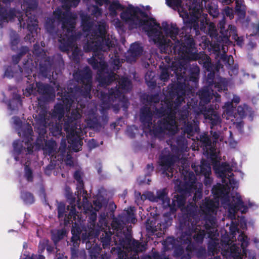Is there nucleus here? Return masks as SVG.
Returning <instances> with one entry per match:
<instances>
[{
  "label": "nucleus",
  "instance_id": "obj_1",
  "mask_svg": "<svg viewBox=\"0 0 259 259\" xmlns=\"http://www.w3.org/2000/svg\"><path fill=\"white\" fill-rule=\"evenodd\" d=\"M213 168L218 176L222 178V184H218L212 188L214 200L206 199L200 206L201 211L206 215H211L215 213L220 198L224 207L228 209L230 217H234L237 210L242 213L246 212L247 207L244 204L238 193L236 192L231 193V198H230L231 188L233 189L237 188L238 183L232 176L229 166L226 163L220 166L215 163Z\"/></svg>",
  "mask_w": 259,
  "mask_h": 259
},
{
  "label": "nucleus",
  "instance_id": "obj_2",
  "mask_svg": "<svg viewBox=\"0 0 259 259\" xmlns=\"http://www.w3.org/2000/svg\"><path fill=\"white\" fill-rule=\"evenodd\" d=\"M121 20L128 25L130 30L139 29L143 32H179L176 23L163 21L160 24L156 19L138 7L130 5L120 15Z\"/></svg>",
  "mask_w": 259,
  "mask_h": 259
},
{
  "label": "nucleus",
  "instance_id": "obj_3",
  "mask_svg": "<svg viewBox=\"0 0 259 259\" xmlns=\"http://www.w3.org/2000/svg\"><path fill=\"white\" fill-rule=\"evenodd\" d=\"M63 7L66 10H69L71 7H76L80 0H60ZM56 22L61 23L63 30L66 32H75V18L68 10L62 11L57 8L53 12V16L48 17L46 20L44 27L47 32H58L55 31Z\"/></svg>",
  "mask_w": 259,
  "mask_h": 259
},
{
  "label": "nucleus",
  "instance_id": "obj_4",
  "mask_svg": "<svg viewBox=\"0 0 259 259\" xmlns=\"http://www.w3.org/2000/svg\"><path fill=\"white\" fill-rule=\"evenodd\" d=\"M19 22L21 28H26L31 33L37 32L38 21L34 16L28 17L26 14L24 18H19Z\"/></svg>",
  "mask_w": 259,
  "mask_h": 259
},
{
  "label": "nucleus",
  "instance_id": "obj_5",
  "mask_svg": "<svg viewBox=\"0 0 259 259\" xmlns=\"http://www.w3.org/2000/svg\"><path fill=\"white\" fill-rule=\"evenodd\" d=\"M159 128L162 130H167L171 134H174L179 129L178 125L175 121V117L173 114L168 115L165 118H164V121L160 122Z\"/></svg>",
  "mask_w": 259,
  "mask_h": 259
},
{
  "label": "nucleus",
  "instance_id": "obj_6",
  "mask_svg": "<svg viewBox=\"0 0 259 259\" xmlns=\"http://www.w3.org/2000/svg\"><path fill=\"white\" fill-rule=\"evenodd\" d=\"M192 167L193 169L197 174H202L205 176L206 179L205 184L207 185L210 184V180L209 176L211 173V168L209 164L203 161L200 165H196L192 164Z\"/></svg>",
  "mask_w": 259,
  "mask_h": 259
},
{
  "label": "nucleus",
  "instance_id": "obj_7",
  "mask_svg": "<svg viewBox=\"0 0 259 259\" xmlns=\"http://www.w3.org/2000/svg\"><path fill=\"white\" fill-rule=\"evenodd\" d=\"M175 161L174 158L170 155L165 157H161L160 158L159 161V164L161 166L163 172L167 175L168 177H169V175L167 174V172H172V166Z\"/></svg>",
  "mask_w": 259,
  "mask_h": 259
},
{
  "label": "nucleus",
  "instance_id": "obj_8",
  "mask_svg": "<svg viewBox=\"0 0 259 259\" xmlns=\"http://www.w3.org/2000/svg\"><path fill=\"white\" fill-rule=\"evenodd\" d=\"M27 131L23 132L22 133L21 132L19 131L18 134L20 135V136H21V134H22V136L25 137L26 138L25 139V144L27 145V149L29 152H30L33 148L36 149H39L40 148V145H39V143L37 142V144L34 145L32 146L31 144H29V142H30V140H31V134L32 133V130L31 126L29 125H26Z\"/></svg>",
  "mask_w": 259,
  "mask_h": 259
},
{
  "label": "nucleus",
  "instance_id": "obj_9",
  "mask_svg": "<svg viewBox=\"0 0 259 259\" xmlns=\"http://www.w3.org/2000/svg\"><path fill=\"white\" fill-rule=\"evenodd\" d=\"M95 23L91 17L88 15L81 16V25L82 28V32H91Z\"/></svg>",
  "mask_w": 259,
  "mask_h": 259
},
{
  "label": "nucleus",
  "instance_id": "obj_10",
  "mask_svg": "<svg viewBox=\"0 0 259 259\" xmlns=\"http://www.w3.org/2000/svg\"><path fill=\"white\" fill-rule=\"evenodd\" d=\"M37 7L38 2L37 0L24 1L21 5L22 9L27 14H31L30 12L35 10Z\"/></svg>",
  "mask_w": 259,
  "mask_h": 259
},
{
  "label": "nucleus",
  "instance_id": "obj_11",
  "mask_svg": "<svg viewBox=\"0 0 259 259\" xmlns=\"http://www.w3.org/2000/svg\"><path fill=\"white\" fill-rule=\"evenodd\" d=\"M67 132H69V131H67ZM67 137L69 143L72 144L76 143L77 147H79V148L81 147L82 141H81L79 136L77 134V132H75L74 130H72L70 133H68Z\"/></svg>",
  "mask_w": 259,
  "mask_h": 259
},
{
  "label": "nucleus",
  "instance_id": "obj_12",
  "mask_svg": "<svg viewBox=\"0 0 259 259\" xmlns=\"http://www.w3.org/2000/svg\"><path fill=\"white\" fill-rule=\"evenodd\" d=\"M124 8V6L122 5L118 1H113L112 2L108 10L110 13L111 15L116 16L117 15V10H122Z\"/></svg>",
  "mask_w": 259,
  "mask_h": 259
},
{
  "label": "nucleus",
  "instance_id": "obj_13",
  "mask_svg": "<svg viewBox=\"0 0 259 259\" xmlns=\"http://www.w3.org/2000/svg\"><path fill=\"white\" fill-rule=\"evenodd\" d=\"M192 27L194 28L195 32H199L198 22L192 20H189L185 22V26L182 27V29L185 32H187V30H189L190 31Z\"/></svg>",
  "mask_w": 259,
  "mask_h": 259
},
{
  "label": "nucleus",
  "instance_id": "obj_14",
  "mask_svg": "<svg viewBox=\"0 0 259 259\" xmlns=\"http://www.w3.org/2000/svg\"><path fill=\"white\" fill-rule=\"evenodd\" d=\"M233 108L232 103H226L223 107V117L226 118L227 119H229V117L233 114Z\"/></svg>",
  "mask_w": 259,
  "mask_h": 259
},
{
  "label": "nucleus",
  "instance_id": "obj_15",
  "mask_svg": "<svg viewBox=\"0 0 259 259\" xmlns=\"http://www.w3.org/2000/svg\"><path fill=\"white\" fill-rule=\"evenodd\" d=\"M233 242V240H226L225 238L222 240V245L224 244L228 248H229L230 252L232 254L237 252L238 249L237 246H235L234 244H232Z\"/></svg>",
  "mask_w": 259,
  "mask_h": 259
},
{
  "label": "nucleus",
  "instance_id": "obj_16",
  "mask_svg": "<svg viewBox=\"0 0 259 259\" xmlns=\"http://www.w3.org/2000/svg\"><path fill=\"white\" fill-rule=\"evenodd\" d=\"M130 52L133 56H137L142 53V47L138 43H134L131 45Z\"/></svg>",
  "mask_w": 259,
  "mask_h": 259
},
{
  "label": "nucleus",
  "instance_id": "obj_17",
  "mask_svg": "<svg viewBox=\"0 0 259 259\" xmlns=\"http://www.w3.org/2000/svg\"><path fill=\"white\" fill-rule=\"evenodd\" d=\"M207 9L209 14L212 16L213 18L218 17L219 12L218 7L212 3L207 5Z\"/></svg>",
  "mask_w": 259,
  "mask_h": 259
},
{
  "label": "nucleus",
  "instance_id": "obj_18",
  "mask_svg": "<svg viewBox=\"0 0 259 259\" xmlns=\"http://www.w3.org/2000/svg\"><path fill=\"white\" fill-rule=\"evenodd\" d=\"M71 232L72 234L71 240L73 242L74 246L76 247L80 241L79 230L77 228L76 229L75 227H73Z\"/></svg>",
  "mask_w": 259,
  "mask_h": 259
},
{
  "label": "nucleus",
  "instance_id": "obj_19",
  "mask_svg": "<svg viewBox=\"0 0 259 259\" xmlns=\"http://www.w3.org/2000/svg\"><path fill=\"white\" fill-rule=\"evenodd\" d=\"M101 34V37L102 39L103 45H106L109 48L114 47L117 44V40L112 39V40H109V37L106 39L105 38L106 36L105 34L106 33H100Z\"/></svg>",
  "mask_w": 259,
  "mask_h": 259
},
{
  "label": "nucleus",
  "instance_id": "obj_20",
  "mask_svg": "<svg viewBox=\"0 0 259 259\" xmlns=\"http://www.w3.org/2000/svg\"><path fill=\"white\" fill-rule=\"evenodd\" d=\"M206 118L209 119L213 124H217L220 122V117L215 111H211L210 114L207 115Z\"/></svg>",
  "mask_w": 259,
  "mask_h": 259
},
{
  "label": "nucleus",
  "instance_id": "obj_21",
  "mask_svg": "<svg viewBox=\"0 0 259 259\" xmlns=\"http://www.w3.org/2000/svg\"><path fill=\"white\" fill-rule=\"evenodd\" d=\"M151 113L149 112V111H148V112L145 114V113L144 112V111L143 110H142L141 111V117H140V119L142 121V122L144 123V124H145L146 125V123H147V125L148 126H150V122H149V120L151 119Z\"/></svg>",
  "mask_w": 259,
  "mask_h": 259
},
{
  "label": "nucleus",
  "instance_id": "obj_22",
  "mask_svg": "<svg viewBox=\"0 0 259 259\" xmlns=\"http://www.w3.org/2000/svg\"><path fill=\"white\" fill-rule=\"evenodd\" d=\"M235 11L239 15L240 17L244 18L246 15V11L243 6L241 4L237 3L235 7Z\"/></svg>",
  "mask_w": 259,
  "mask_h": 259
},
{
  "label": "nucleus",
  "instance_id": "obj_23",
  "mask_svg": "<svg viewBox=\"0 0 259 259\" xmlns=\"http://www.w3.org/2000/svg\"><path fill=\"white\" fill-rule=\"evenodd\" d=\"M199 96L201 101L204 102H209L210 99L212 98V96H210V95L208 93V92L205 91L204 90L200 92Z\"/></svg>",
  "mask_w": 259,
  "mask_h": 259
},
{
  "label": "nucleus",
  "instance_id": "obj_24",
  "mask_svg": "<svg viewBox=\"0 0 259 259\" xmlns=\"http://www.w3.org/2000/svg\"><path fill=\"white\" fill-rule=\"evenodd\" d=\"M119 84L122 89L127 90L131 87V83L128 78H123L119 81Z\"/></svg>",
  "mask_w": 259,
  "mask_h": 259
},
{
  "label": "nucleus",
  "instance_id": "obj_25",
  "mask_svg": "<svg viewBox=\"0 0 259 259\" xmlns=\"http://www.w3.org/2000/svg\"><path fill=\"white\" fill-rule=\"evenodd\" d=\"M97 31L94 32H107V25L105 22L100 21L98 22L97 25H96Z\"/></svg>",
  "mask_w": 259,
  "mask_h": 259
},
{
  "label": "nucleus",
  "instance_id": "obj_26",
  "mask_svg": "<svg viewBox=\"0 0 259 259\" xmlns=\"http://www.w3.org/2000/svg\"><path fill=\"white\" fill-rule=\"evenodd\" d=\"M199 230L198 229H196L195 231V234L193 235L194 238L196 240V241L199 242L201 241L204 236L205 235V232L203 230H200L199 232H198L197 230Z\"/></svg>",
  "mask_w": 259,
  "mask_h": 259
},
{
  "label": "nucleus",
  "instance_id": "obj_27",
  "mask_svg": "<svg viewBox=\"0 0 259 259\" xmlns=\"http://www.w3.org/2000/svg\"><path fill=\"white\" fill-rule=\"evenodd\" d=\"M49 241L48 240H42L38 247V251L40 253H41L45 249L46 246L48 245ZM47 249L48 251H50L51 250V247L49 246H47Z\"/></svg>",
  "mask_w": 259,
  "mask_h": 259
},
{
  "label": "nucleus",
  "instance_id": "obj_28",
  "mask_svg": "<svg viewBox=\"0 0 259 259\" xmlns=\"http://www.w3.org/2000/svg\"><path fill=\"white\" fill-rule=\"evenodd\" d=\"M66 232L64 230L58 231L56 234H54L52 236V239L55 242L58 241L59 239L63 238L65 235Z\"/></svg>",
  "mask_w": 259,
  "mask_h": 259
},
{
  "label": "nucleus",
  "instance_id": "obj_29",
  "mask_svg": "<svg viewBox=\"0 0 259 259\" xmlns=\"http://www.w3.org/2000/svg\"><path fill=\"white\" fill-rule=\"evenodd\" d=\"M22 198L26 203L31 204L33 202V197L30 193H25L23 194Z\"/></svg>",
  "mask_w": 259,
  "mask_h": 259
},
{
  "label": "nucleus",
  "instance_id": "obj_30",
  "mask_svg": "<svg viewBox=\"0 0 259 259\" xmlns=\"http://www.w3.org/2000/svg\"><path fill=\"white\" fill-rule=\"evenodd\" d=\"M8 10L2 6L0 7V19L7 21V14Z\"/></svg>",
  "mask_w": 259,
  "mask_h": 259
},
{
  "label": "nucleus",
  "instance_id": "obj_31",
  "mask_svg": "<svg viewBox=\"0 0 259 259\" xmlns=\"http://www.w3.org/2000/svg\"><path fill=\"white\" fill-rule=\"evenodd\" d=\"M133 243L134 246V249L136 251H142L146 249L144 244H142L137 241H134Z\"/></svg>",
  "mask_w": 259,
  "mask_h": 259
},
{
  "label": "nucleus",
  "instance_id": "obj_32",
  "mask_svg": "<svg viewBox=\"0 0 259 259\" xmlns=\"http://www.w3.org/2000/svg\"><path fill=\"white\" fill-rule=\"evenodd\" d=\"M102 9L97 6H94L92 11V15L96 17H98L102 15Z\"/></svg>",
  "mask_w": 259,
  "mask_h": 259
},
{
  "label": "nucleus",
  "instance_id": "obj_33",
  "mask_svg": "<svg viewBox=\"0 0 259 259\" xmlns=\"http://www.w3.org/2000/svg\"><path fill=\"white\" fill-rule=\"evenodd\" d=\"M168 6L170 7H180L182 4L181 0H166Z\"/></svg>",
  "mask_w": 259,
  "mask_h": 259
},
{
  "label": "nucleus",
  "instance_id": "obj_34",
  "mask_svg": "<svg viewBox=\"0 0 259 259\" xmlns=\"http://www.w3.org/2000/svg\"><path fill=\"white\" fill-rule=\"evenodd\" d=\"M238 239L241 242V246L243 248L247 245L248 239L247 237L244 234L239 235Z\"/></svg>",
  "mask_w": 259,
  "mask_h": 259
},
{
  "label": "nucleus",
  "instance_id": "obj_35",
  "mask_svg": "<svg viewBox=\"0 0 259 259\" xmlns=\"http://www.w3.org/2000/svg\"><path fill=\"white\" fill-rule=\"evenodd\" d=\"M225 25H226V21L224 19H223L221 21H220L217 27L219 29H220V31L219 32H228V30H225Z\"/></svg>",
  "mask_w": 259,
  "mask_h": 259
},
{
  "label": "nucleus",
  "instance_id": "obj_36",
  "mask_svg": "<svg viewBox=\"0 0 259 259\" xmlns=\"http://www.w3.org/2000/svg\"><path fill=\"white\" fill-rule=\"evenodd\" d=\"M16 16V11L14 9H10L8 11L7 20H11Z\"/></svg>",
  "mask_w": 259,
  "mask_h": 259
},
{
  "label": "nucleus",
  "instance_id": "obj_37",
  "mask_svg": "<svg viewBox=\"0 0 259 259\" xmlns=\"http://www.w3.org/2000/svg\"><path fill=\"white\" fill-rule=\"evenodd\" d=\"M208 26V31H206V32H218L216 26L213 23H210Z\"/></svg>",
  "mask_w": 259,
  "mask_h": 259
},
{
  "label": "nucleus",
  "instance_id": "obj_38",
  "mask_svg": "<svg viewBox=\"0 0 259 259\" xmlns=\"http://www.w3.org/2000/svg\"><path fill=\"white\" fill-rule=\"evenodd\" d=\"M198 186L199 188H198V190L196 191L195 192V194H194V198H193L194 201H196L197 195L198 197H199L201 194L202 184H200V183H197L195 186Z\"/></svg>",
  "mask_w": 259,
  "mask_h": 259
},
{
  "label": "nucleus",
  "instance_id": "obj_39",
  "mask_svg": "<svg viewBox=\"0 0 259 259\" xmlns=\"http://www.w3.org/2000/svg\"><path fill=\"white\" fill-rule=\"evenodd\" d=\"M74 178L77 181V182L79 183L80 186H82V181L81 180V174L79 171H76L74 174Z\"/></svg>",
  "mask_w": 259,
  "mask_h": 259
},
{
  "label": "nucleus",
  "instance_id": "obj_40",
  "mask_svg": "<svg viewBox=\"0 0 259 259\" xmlns=\"http://www.w3.org/2000/svg\"><path fill=\"white\" fill-rule=\"evenodd\" d=\"M81 116L80 112L79 110H77L72 113L71 118L74 120L79 118Z\"/></svg>",
  "mask_w": 259,
  "mask_h": 259
},
{
  "label": "nucleus",
  "instance_id": "obj_41",
  "mask_svg": "<svg viewBox=\"0 0 259 259\" xmlns=\"http://www.w3.org/2000/svg\"><path fill=\"white\" fill-rule=\"evenodd\" d=\"M25 176L28 181L31 180V171L30 169L26 166L25 168Z\"/></svg>",
  "mask_w": 259,
  "mask_h": 259
},
{
  "label": "nucleus",
  "instance_id": "obj_42",
  "mask_svg": "<svg viewBox=\"0 0 259 259\" xmlns=\"http://www.w3.org/2000/svg\"><path fill=\"white\" fill-rule=\"evenodd\" d=\"M208 25L207 23H205L203 21L200 22V30L203 32H206V25Z\"/></svg>",
  "mask_w": 259,
  "mask_h": 259
},
{
  "label": "nucleus",
  "instance_id": "obj_43",
  "mask_svg": "<svg viewBox=\"0 0 259 259\" xmlns=\"http://www.w3.org/2000/svg\"><path fill=\"white\" fill-rule=\"evenodd\" d=\"M163 201V205L165 207L169 206L170 205V200L167 198L165 196L163 195L162 198Z\"/></svg>",
  "mask_w": 259,
  "mask_h": 259
},
{
  "label": "nucleus",
  "instance_id": "obj_44",
  "mask_svg": "<svg viewBox=\"0 0 259 259\" xmlns=\"http://www.w3.org/2000/svg\"><path fill=\"white\" fill-rule=\"evenodd\" d=\"M71 211H70L69 212V216L71 218H73V219H74V220L76 219V217H77V218H79V216L75 213V212L74 211V208L73 207H71Z\"/></svg>",
  "mask_w": 259,
  "mask_h": 259
},
{
  "label": "nucleus",
  "instance_id": "obj_45",
  "mask_svg": "<svg viewBox=\"0 0 259 259\" xmlns=\"http://www.w3.org/2000/svg\"><path fill=\"white\" fill-rule=\"evenodd\" d=\"M95 2L100 6H102L104 4H108L109 3V0H95Z\"/></svg>",
  "mask_w": 259,
  "mask_h": 259
},
{
  "label": "nucleus",
  "instance_id": "obj_46",
  "mask_svg": "<svg viewBox=\"0 0 259 259\" xmlns=\"http://www.w3.org/2000/svg\"><path fill=\"white\" fill-rule=\"evenodd\" d=\"M168 77V73L166 71H163L160 75L162 80L165 81Z\"/></svg>",
  "mask_w": 259,
  "mask_h": 259
},
{
  "label": "nucleus",
  "instance_id": "obj_47",
  "mask_svg": "<svg viewBox=\"0 0 259 259\" xmlns=\"http://www.w3.org/2000/svg\"><path fill=\"white\" fill-rule=\"evenodd\" d=\"M212 231L210 230H207V232L208 234V237L211 238L212 239H215V235L214 234H212V232L214 231V228H212Z\"/></svg>",
  "mask_w": 259,
  "mask_h": 259
},
{
  "label": "nucleus",
  "instance_id": "obj_48",
  "mask_svg": "<svg viewBox=\"0 0 259 259\" xmlns=\"http://www.w3.org/2000/svg\"><path fill=\"white\" fill-rule=\"evenodd\" d=\"M184 58H186V59L189 60H194L196 59V57L194 55L189 54L188 53H187V54H185L184 55Z\"/></svg>",
  "mask_w": 259,
  "mask_h": 259
},
{
  "label": "nucleus",
  "instance_id": "obj_49",
  "mask_svg": "<svg viewBox=\"0 0 259 259\" xmlns=\"http://www.w3.org/2000/svg\"><path fill=\"white\" fill-rule=\"evenodd\" d=\"M64 206L60 205L58 207V216L59 218H61L63 216V211L62 210L64 209Z\"/></svg>",
  "mask_w": 259,
  "mask_h": 259
},
{
  "label": "nucleus",
  "instance_id": "obj_50",
  "mask_svg": "<svg viewBox=\"0 0 259 259\" xmlns=\"http://www.w3.org/2000/svg\"><path fill=\"white\" fill-rule=\"evenodd\" d=\"M94 204L95 205V209L96 210H98L101 207V203L99 202H98L97 200L94 202Z\"/></svg>",
  "mask_w": 259,
  "mask_h": 259
},
{
  "label": "nucleus",
  "instance_id": "obj_51",
  "mask_svg": "<svg viewBox=\"0 0 259 259\" xmlns=\"http://www.w3.org/2000/svg\"><path fill=\"white\" fill-rule=\"evenodd\" d=\"M32 92V90L30 88H29L26 89V90L24 92V94L25 95V96H28L31 95Z\"/></svg>",
  "mask_w": 259,
  "mask_h": 259
},
{
  "label": "nucleus",
  "instance_id": "obj_52",
  "mask_svg": "<svg viewBox=\"0 0 259 259\" xmlns=\"http://www.w3.org/2000/svg\"><path fill=\"white\" fill-rule=\"evenodd\" d=\"M56 147V143L54 142L51 143V148L49 151H48V154L49 155L52 154V151L54 149V148Z\"/></svg>",
  "mask_w": 259,
  "mask_h": 259
},
{
  "label": "nucleus",
  "instance_id": "obj_53",
  "mask_svg": "<svg viewBox=\"0 0 259 259\" xmlns=\"http://www.w3.org/2000/svg\"><path fill=\"white\" fill-rule=\"evenodd\" d=\"M14 147L15 151H17L19 148V144L18 142H15L14 143Z\"/></svg>",
  "mask_w": 259,
  "mask_h": 259
},
{
  "label": "nucleus",
  "instance_id": "obj_54",
  "mask_svg": "<svg viewBox=\"0 0 259 259\" xmlns=\"http://www.w3.org/2000/svg\"><path fill=\"white\" fill-rule=\"evenodd\" d=\"M232 101L234 103H238L240 101V98L237 96H234Z\"/></svg>",
  "mask_w": 259,
  "mask_h": 259
},
{
  "label": "nucleus",
  "instance_id": "obj_55",
  "mask_svg": "<svg viewBox=\"0 0 259 259\" xmlns=\"http://www.w3.org/2000/svg\"><path fill=\"white\" fill-rule=\"evenodd\" d=\"M229 27L230 28L231 31L230 32H236V28L234 26H232L231 25H229Z\"/></svg>",
  "mask_w": 259,
  "mask_h": 259
},
{
  "label": "nucleus",
  "instance_id": "obj_56",
  "mask_svg": "<svg viewBox=\"0 0 259 259\" xmlns=\"http://www.w3.org/2000/svg\"><path fill=\"white\" fill-rule=\"evenodd\" d=\"M242 108L241 107H239L238 108V111L239 112V114L240 116H243L244 113H245V109H243V111H241V110H240V109H241Z\"/></svg>",
  "mask_w": 259,
  "mask_h": 259
},
{
  "label": "nucleus",
  "instance_id": "obj_57",
  "mask_svg": "<svg viewBox=\"0 0 259 259\" xmlns=\"http://www.w3.org/2000/svg\"><path fill=\"white\" fill-rule=\"evenodd\" d=\"M5 76H7L8 77H10L11 76H13V75L12 74H11L10 72H9V69H8L5 71Z\"/></svg>",
  "mask_w": 259,
  "mask_h": 259
},
{
  "label": "nucleus",
  "instance_id": "obj_58",
  "mask_svg": "<svg viewBox=\"0 0 259 259\" xmlns=\"http://www.w3.org/2000/svg\"><path fill=\"white\" fill-rule=\"evenodd\" d=\"M13 121L14 123L17 125H19L20 123L19 119L17 117H14L13 118Z\"/></svg>",
  "mask_w": 259,
  "mask_h": 259
},
{
  "label": "nucleus",
  "instance_id": "obj_59",
  "mask_svg": "<svg viewBox=\"0 0 259 259\" xmlns=\"http://www.w3.org/2000/svg\"><path fill=\"white\" fill-rule=\"evenodd\" d=\"M61 130L59 128V127H57V133L56 134H55L54 132V131H52V133H53V134L55 136H57V135H59L61 133Z\"/></svg>",
  "mask_w": 259,
  "mask_h": 259
},
{
  "label": "nucleus",
  "instance_id": "obj_60",
  "mask_svg": "<svg viewBox=\"0 0 259 259\" xmlns=\"http://www.w3.org/2000/svg\"><path fill=\"white\" fill-rule=\"evenodd\" d=\"M36 255H32L31 256H27L24 259H36Z\"/></svg>",
  "mask_w": 259,
  "mask_h": 259
},
{
  "label": "nucleus",
  "instance_id": "obj_61",
  "mask_svg": "<svg viewBox=\"0 0 259 259\" xmlns=\"http://www.w3.org/2000/svg\"><path fill=\"white\" fill-rule=\"evenodd\" d=\"M254 206L256 207V205L253 203H248V207H253Z\"/></svg>",
  "mask_w": 259,
  "mask_h": 259
},
{
  "label": "nucleus",
  "instance_id": "obj_62",
  "mask_svg": "<svg viewBox=\"0 0 259 259\" xmlns=\"http://www.w3.org/2000/svg\"><path fill=\"white\" fill-rule=\"evenodd\" d=\"M185 131L188 133V134L190 135V133L192 132V130L189 129V128L185 129Z\"/></svg>",
  "mask_w": 259,
  "mask_h": 259
},
{
  "label": "nucleus",
  "instance_id": "obj_63",
  "mask_svg": "<svg viewBox=\"0 0 259 259\" xmlns=\"http://www.w3.org/2000/svg\"><path fill=\"white\" fill-rule=\"evenodd\" d=\"M45 125H43L42 127V131L40 132V134H43L44 133H45Z\"/></svg>",
  "mask_w": 259,
  "mask_h": 259
},
{
  "label": "nucleus",
  "instance_id": "obj_64",
  "mask_svg": "<svg viewBox=\"0 0 259 259\" xmlns=\"http://www.w3.org/2000/svg\"><path fill=\"white\" fill-rule=\"evenodd\" d=\"M181 259H190L189 255H187L186 256H183Z\"/></svg>",
  "mask_w": 259,
  "mask_h": 259
}]
</instances>
